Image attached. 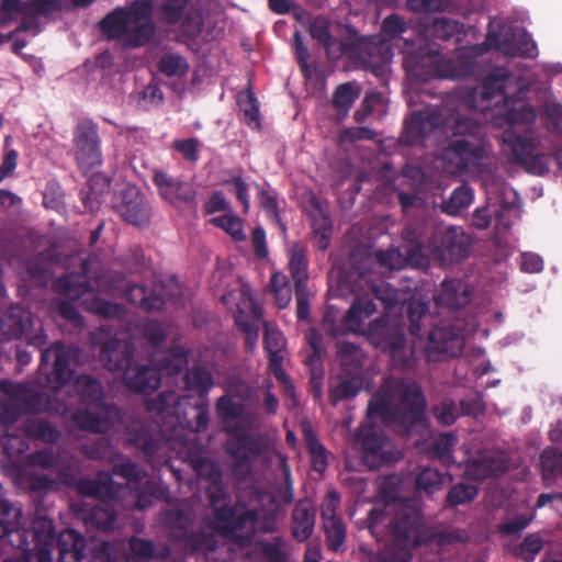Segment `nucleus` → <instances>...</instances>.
Here are the masks:
<instances>
[{"label": "nucleus", "mask_w": 562, "mask_h": 562, "mask_svg": "<svg viewBox=\"0 0 562 562\" xmlns=\"http://www.w3.org/2000/svg\"><path fill=\"white\" fill-rule=\"evenodd\" d=\"M59 562H80L85 549V539L74 530L63 531L57 541Z\"/></svg>", "instance_id": "18"}, {"label": "nucleus", "mask_w": 562, "mask_h": 562, "mask_svg": "<svg viewBox=\"0 0 562 562\" xmlns=\"http://www.w3.org/2000/svg\"><path fill=\"white\" fill-rule=\"evenodd\" d=\"M436 349L449 356H457L463 348V338L459 333H451L447 329H437L432 334Z\"/></svg>", "instance_id": "25"}, {"label": "nucleus", "mask_w": 562, "mask_h": 562, "mask_svg": "<svg viewBox=\"0 0 562 562\" xmlns=\"http://www.w3.org/2000/svg\"><path fill=\"white\" fill-rule=\"evenodd\" d=\"M313 225L315 241L318 248L324 250L329 245L331 231L330 220L326 214L319 213V215L314 218Z\"/></svg>", "instance_id": "36"}, {"label": "nucleus", "mask_w": 562, "mask_h": 562, "mask_svg": "<svg viewBox=\"0 0 562 562\" xmlns=\"http://www.w3.org/2000/svg\"><path fill=\"white\" fill-rule=\"evenodd\" d=\"M470 289L461 281H446L438 294V302L452 308L464 306L470 302Z\"/></svg>", "instance_id": "20"}, {"label": "nucleus", "mask_w": 562, "mask_h": 562, "mask_svg": "<svg viewBox=\"0 0 562 562\" xmlns=\"http://www.w3.org/2000/svg\"><path fill=\"white\" fill-rule=\"evenodd\" d=\"M303 432L308 443L313 468L323 473L327 465L328 456L308 425H303Z\"/></svg>", "instance_id": "29"}, {"label": "nucleus", "mask_w": 562, "mask_h": 562, "mask_svg": "<svg viewBox=\"0 0 562 562\" xmlns=\"http://www.w3.org/2000/svg\"><path fill=\"white\" fill-rule=\"evenodd\" d=\"M189 0H164L159 5L160 19L169 25L182 22L184 31L191 35L199 34L203 21L201 14L196 13V22L190 14H186Z\"/></svg>", "instance_id": "9"}, {"label": "nucleus", "mask_w": 562, "mask_h": 562, "mask_svg": "<svg viewBox=\"0 0 562 562\" xmlns=\"http://www.w3.org/2000/svg\"><path fill=\"white\" fill-rule=\"evenodd\" d=\"M82 304L88 308L89 311L106 316V317H113L117 316L121 313V308L112 303H109L106 301L94 299L91 300L88 297H85L82 300Z\"/></svg>", "instance_id": "44"}, {"label": "nucleus", "mask_w": 562, "mask_h": 562, "mask_svg": "<svg viewBox=\"0 0 562 562\" xmlns=\"http://www.w3.org/2000/svg\"><path fill=\"white\" fill-rule=\"evenodd\" d=\"M78 159L82 167L91 168L101 161L97 143H82L78 151Z\"/></svg>", "instance_id": "49"}, {"label": "nucleus", "mask_w": 562, "mask_h": 562, "mask_svg": "<svg viewBox=\"0 0 562 562\" xmlns=\"http://www.w3.org/2000/svg\"><path fill=\"white\" fill-rule=\"evenodd\" d=\"M109 189V183L101 177L94 176L89 181L90 192L86 194L83 202L86 207L94 212L100 207L101 195Z\"/></svg>", "instance_id": "33"}, {"label": "nucleus", "mask_w": 562, "mask_h": 562, "mask_svg": "<svg viewBox=\"0 0 562 562\" xmlns=\"http://www.w3.org/2000/svg\"><path fill=\"white\" fill-rule=\"evenodd\" d=\"M339 503V497L336 492H329L322 506L323 520L336 519V508Z\"/></svg>", "instance_id": "59"}, {"label": "nucleus", "mask_w": 562, "mask_h": 562, "mask_svg": "<svg viewBox=\"0 0 562 562\" xmlns=\"http://www.w3.org/2000/svg\"><path fill=\"white\" fill-rule=\"evenodd\" d=\"M330 27V21L324 16H316L308 27L311 37L325 48L329 59L348 55L364 65H376L390 58V52L379 36H362L353 26L348 25L344 38L338 40L331 34Z\"/></svg>", "instance_id": "4"}, {"label": "nucleus", "mask_w": 562, "mask_h": 562, "mask_svg": "<svg viewBox=\"0 0 562 562\" xmlns=\"http://www.w3.org/2000/svg\"><path fill=\"white\" fill-rule=\"evenodd\" d=\"M442 483L440 473L434 469H423L417 476V486L427 493L436 492Z\"/></svg>", "instance_id": "42"}, {"label": "nucleus", "mask_w": 562, "mask_h": 562, "mask_svg": "<svg viewBox=\"0 0 562 562\" xmlns=\"http://www.w3.org/2000/svg\"><path fill=\"white\" fill-rule=\"evenodd\" d=\"M505 151L530 172L542 173L548 169L546 157L538 154L533 143H507Z\"/></svg>", "instance_id": "13"}, {"label": "nucleus", "mask_w": 562, "mask_h": 562, "mask_svg": "<svg viewBox=\"0 0 562 562\" xmlns=\"http://www.w3.org/2000/svg\"><path fill=\"white\" fill-rule=\"evenodd\" d=\"M499 49L506 55L514 57L535 58L538 55V47L531 36L520 29L513 30L505 34L499 42Z\"/></svg>", "instance_id": "15"}, {"label": "nucleus", "mask_w": 562, "mask_h": 562, "mask_svg": "<svg viewBox=\"0 0 562 562\" xmlns=\"http://www.w3.org/2000/svg\"><path fill=\"white\" fill-rule=\"evenodd\" d=\"M541 122L551 134L562 135V104L546 102L541 109Z\"/></svg>", "instance_id": "28"}, {"label": "nucleus", "mask_w": 562, "mask_h": 562, "mask_svg": "<svg viewBox=\"0 0 562 562\" xmlns=\"http://www.w3.org/2000/svg\"><path fill=\"white\" fill-rule=\"evenodd\" d=\"M362 447L366 451L364 460L368 461V459L371 457L374 459L375 457H379L381 460L389 461L386 458V453L390 452L387 445L384 442L383 439L378 437H367L362 441Z\"/></svg>", "instance_id": "40"}, {"label": "nucleus", "mask_w": 562, "mask_h": 562, "mask_svg": "<svg viewBox=\"0 0 562 562\" xmlns=\"http://www.w3.org/2000/svg\"><path fill=\"white\" fill-rule=\"evenodd\" d=\"M187 366V357L183 352L178 351L169 356L168 362L161 367L162 371L171 374L181 371Z\"/></svg>", "instance_id": "58"}, {"label": "nucleus", "mask_w": 562, "mask_h": 562, "mask_svg": "<svg viewBox=\"0 0 562 562\" xmlns=\"http://www.w3.org/2000/svg\"><path fill=\"white\" fill-rule=\"evenodd\" d=\"M324 529L326 531L329 546L333 549H337L345 541V527L342 522L336 519H329L324 521Z\"/></svg>", "instance_id": "46"}, {"label": "nucleus", "mask_w": 562, "mask_h": 562, "mask_svg": "<svg viewBox=\"0 0 562 562\" xmlns=\"http://www.w3.org/2000/svg\"><path fill=\"white\" fill-rule=\"evenodd\" d=\"M405 139L396 140H425L439 134L445 140L452 137L471 136L475 140H483L482 125L477 120L461 112L460 106L452 109L447 103L442 108H426L411 113L404 121Z\"/></svg>", "instance_id": "2"}, {"label": "nucleus", "mask_w": 562, "mask_h": 562, "mask_svg": "<svg viewBox=\"0 0 562 562\" xmlns=\"http://www.w3.org/2000/svg\"><path fill=\"white\" fill-rule=\"evenodd\" d=\"M477 494L476 486L472 484H457L448 495V499L453 505L471 502Z\"/></svg>", "instance_id": "48"}, {"label": "nucleus", "mask_w": 562, "mask_h": 562, "mask_svg": "<svg viewBox=\"0 0 562 562\" xmlns=\"http://www.w3.org/2000/svg\"><path fill=\"white\" fill-rule=\"evenodd\" d=\"M513 81L514 76L507 68L497 67L485 77L481 86L458 88L453 91L452 98L460 106L480 112L487 111L492 104L498 105L503 102L510 125L517 122H533L536 113L524 102L526 91L519 89L514 95L510 94L509 87Z\"/></svg>", "instance_id": "1"}, {"label": "nucleus", "mask_w": 562, "mask_h": 562, "mask_svg": "<svg viewBox=\"0 0 562 562\" xmlns=\"http://www.w3.org/2000/svg\"><path fill=\"white\" fill-rule=\"evenodd\" d=\"M126 295L131 303L145 311L160 310L162 307V300L156 295H147L146 289L143 286H132Z\"/></svg>", "instance_id": "31"}, {"label": "nucleus", "mask_w": 562, "mask_h": 562, "mask_svg": "<svg viewBox=\"0 0 562 562\" xmlns=\"http://www.w3.org/2000/svg\"><path fill=\"white\" fill-rule=\"evenodd\" d=\"M471 239L457 227H449L446 231L438 232L432 241L431 249L434 255L443 262H457L469 255Z\"/></svg>", "instance_id": "7"}, {"label": "nucleus", "mask_w": 562, "mask_h": 562, "mask_svg": "<svg viewBox=\"0 0 562 562\" xmlns=\"http://www.w3.org/2000/svg\"><path fill=\"white\" fill-rule=\"evenodd\" d=\"M36 542H53V522L47 518H38L33 522Z\"/></svg>", "instance_id": "55"}, {"label": "nucleus", "mask_w": 562, "mask_h": 562, "mask_svg": "<svg viewBox=\"0 0 562 562\" xmlns=\"http://www.w3.org/2000/svg\"><path fill=\"white\" fill-rule=\"evenodd\" d=\"M507 469L505 457L499 451H484L469 461L467 473L474 480L486 479Z\"/></svg>", "instance_id": "12"}, {"label": "nucleus", "mask_w": 562, "mask_h": 562, "mask_svg": "<svg viewBox=\"0 0 562 562\" xmlns=\"http://www.w3.org/2000/svg\"><path fill=\"white\" fill-rule=\"evenodd\" d=\"M314 528V513L307 503H300L293 512V533L300 541H305Z\"/></svg>", "instance_id": "22"}, {"label": "nucleus", "mask_w": 562, "mask_h": 562, "mask_svg": "<svg viewBox=\"0 0 562 562\" xmlns=\"http://www.w3.org/2000/svg\"><path fill=\"white\" fill-rule=\"evenodd\" d=\"M265 342L270 355V368L273 374L281 381L284 391L293 397V385L286 379L281 367L284 357V339L281 333L277 328L266 325Z\"/></svg>", "instance_id": "10"}, {"label": "nucleus", "mask_w": 562, "mask_h": 562, "mask_svg": "<svg viewBox=\"0 0 562 562\" xmlns=\"http://www.w3.org/2000/svg\"><path fill=\"white\" fill-rule=\"evenodd\" d=\"M157 66L166 77L182 76L189 70L188 60L182 55L173 53L160 56Z\"/></svg>", "instance_id": "27"}, {"label": "nucleus", "mask_w": 562, "mask_h": 562, "mask_svg": "<svg viewBox=\"0 0 562 562\" xmlns=\"http://www.w3.org/2000/svg\"><path fill=\"white\" fill-rule=\"evenodd\" d=\"M217 412L223 417H235L240 413V407L229 397H222L217 403Z\"/></svg>", "instance_id": "64"}, {"label": "nucleus", "mask_w": 562, "mask_h": 562, "mask_svg": "<svg viewBox=\"0 0 562 562\" xmlns=\"http://www.w3.org/2000/svg\"><path fill=\"white\" fill-rule=\"evenodd\" d=\"M472 201V195L469 189L459 188L453 191L449 202L447 203V210L449 213H457L461 209L468 206Z\"/></svg>", "instance_id": "52"}, {"label": "nucleus", "mask_w": 562, "mask_h": 562, "mask_svg": "<svg viewBox=\"0 0 562 562\" xmlns=\"http://www.w3.org/2000/svg\"><path fill=\"white\" fill-rule=\"evenodd\" d=\"M435 416L442 425H451L457 418V407L454 403H441L435 407Z\"/></svg>", "instance_id": "57"}, {"label": "nucleus", "mask_w": 562, "mask_h": 562, "mask_svg": "<svg viewBox=\"0 0 562 562\" xmlns=\"http://www.w3.org/2000/svg\"><path fill=\"white\" fill-rule=\"evenodd\" d=\"M121 351L119 350V346H106L102 350L101 360L111 371L122 370L124 368V363L119 361V357Z\"/></svg>", "instance_id": "56"}, {"label": "nucleus", "mask_w": 562, "mask_h": 562, "mask_svg": "<svg viewBox=\"0 0 562 562\" xmlns=\"http://www.w3.org/2000/svg\"><path fill=\"white\" fill-rule=\"evenodd\" d=\"M392 396L401 400L397 412L401 418L414 420L424 407L420 389L415 383L398 382Z\"/></svg>", "instance_id": "14"}, {"label": "nucleus", "mask_w": 562, "mask_h": 562, "mask_svg": "<svg viewBox=\"0 0 562 562\" xmlns=\"http://www.w3.org/2000/svg\"><path fill=\"white\" fill-rule=\"evenodd\" d=\"M120 212L127 222L135 225H143L149 220V209L144 196L134 187L124 190Z\"/></svg>", "instance_id": "16"}, {"label": "nucleus", "mask_w": 562, "mask_h": 562, "mask_svg": "<svg viewBox=\"0 0 562 562\" xmlns=\"http://www.w3.org/2000/svg\"><path fill=\"white\" fill-rule=\"evenodd\" d=\"M211 223L223 228L235 240L245 239L241 221L233 214H223L211 218Z\"/></svg>", "instance_id": "34"}, {"label": "nucleus", "mask_w": 562, "mask_h": 562, "mask_svg": "<svg viewBox=\"0 0 562 562\" xmlns=\"http://www.w3.org/2000/svg\"><path fill=\"white\" fill-rule=\"evenodd\" d=\"M123 379L131 389L137 392H153L160 384L158 372L154 368H137L126 364Z\"/></svg>", "instance_id": "17"}, {"label": "nucleus", "mask_w": 562, "mask_h": 562, "mask_svg": "<svg viewBox=\"0 0 562 562\" xmlns=\"http://www.w3.org/2000/svg\"><path fill=\"white\" fill-rule=\"evenodd\" d=\"M74 140H99L98 126L90 119H82L75 128Z\"/></svg>", "instance_id": "50"}, {"label": "nucleus", "mask_w": 562, "mask_h": 562, "mask_svg": "<svg viewBox=\"0 0 562 562\" xmlns=\"http://www.w3.org/2000/svg\"><path fill=\"white\" fill-rule=\"evenodd\" d=\"M57 290L71 301L82 299L85 295L89 294L86 277L77 273L61 278L57 283Z\"/></svg>", "instance_id": "24"}, {"label": "nucleus", "mask_w": 562, "mask_h": 562, "mask_svg": "<svg viewBox=\"0 0 562 562\" xmlns=\"http://www.w3.org/2000/svg\"><path fill=\"white\" fill-rule=\"evenodd\" d=\"M359 89L352 82H346L336 88L331 99V105L346 115L359 97Z\"/></svg>", "instance_id": "26"}, {"label": "nucleus", "mask_w": 562, "mask_h": 562, "mask_svg": "<svg viewBox=\"0 0 562 562\" xmlns=\"http://www.w3.org/2000/svg\"><path fill=\"white\" fill-rule=\"evenodd\" d=\"M338 355L344 367H351L356 371L361 364L362 355L360 350L352 344L340 342L338 346Z\"/></svg>", "instance_id": "41"}, {"label": "nucleus", "mask_w": 562, "mask_h": 562, "mask_svg": "<svg viewBox=\"0 0 562 562\" xmlns=\"http://www.w3.org/2000/svg\"><path fill=\"white\" fill-rule=\"evenodd\" d=\"M61 10V0H30L27 13L36 16H48Z\"/></svg>", "instance_id": "43"}, {"label": "nucleus", "mask_w": 562, "mask_h": 562, "mask_svg": "<svg viewBox=\"0 0 562 562\" xmlns=\"http://www.w3.org/2000/svg\"><path fill=\"white\" fill-rule=\"evenodd\" d=\"M376 132L368 126H352L345 130L339 140H375Z\"/></svg>", "instance_id": "53"}, {"label": "nucleus", "mask_w": 562, "mask_h": 562, "mask_svg": "<svg viewBox=\"0 0 562 562\" xmlns=\"http://www.w3.org/2000/svg\"><path fill=\"white\" fill-rule=\"evenodd\" d=\"M154 9L151 0H133L106 13L99 27L109 40H123L131 48L144 47L157 33Z\"/></svg>", "instance_id": "5"}, {"label": "nucleus", "mask_w": 562, "mask_h": 562, "mask_svg": "<svg viewBox=\"0 0 562 562\" xmlns=\"http://www.w3.org/2000/svg\"><path fill=\"white\" fill-rule=\"evenodd\" d=\"M541 471L547 482L551 480L554 471L562 474V452L544 451L541 454Z\"/></svg>", "instance_id": "38"}, {"label": "nucleus", "mask_w": 562, "mask_h": 562, "mask_svg": "<svg viewBox=\"0 0 562 562\" xmlns=\"http://www.w3.org/2000/svg\"><path fill=\"white\" fill-rule=\"evenodd\" d=\"M375 313V305L366 299L358 300L348 311L345 318V326L348 330L370 336L374 339V335L383 330L385 321L383 318L368 323V319Z\"/></svg>", "instance_id": "8"}, {"label": "nucleus", "mask_w": 562, "mask_h": 562, "mask_svg": "<svg viewBox=\"0 0 562 562\" xmlns=\"http://www.w3.org/2000/svg\"><path fill=\"white\" fill-rule=\"evenodd\" d=\"M93 520L103 530L112 528L114 515L105 507H98L93 510Z\"/></svg>", "instance_id": "61"}, {"label": "nucleus", "mask_w": 562, "mask_h": 562, "mask_svg": "<svg viewBox=\"0 0 562 562\" xmlns=\"http://www.w3.org/2000/svg\"><path fill=\"white\" fill-rule=\"evenodd\" d=\"M543 541L537 535L528 536L517 549V555L525 560H531L535 554L539 553L542 549Z\"/></svg>", "instance_id": "51"}, {"label": "nucleus", "mask_w": 562, "mask_h": 562, "mask_svg": "<svg viewBox=\"0 0 562 562\" xmlns=\"http://www.w3.org/2000/svg\"><path fill=\"white\" fill-rule=\"evenodd\" d=\"M376 260L391 270L404 268L407 263L414 266H423L425 260L422 257L419 249L414 250L408 256L403 255L398 249H391L386 252L376 254Z\"/></svg>", "instance_id": "21"}, {"label": "nucleus", "mask_w": 562, "mask_h": 562, "mask_svg": "<svg viewBox=\"0 0 562 562\" xmlns=\"http://www.w3.org/2000/svg\"><path fill=\"white\" fill-rule=\"evenodd\" d=\"M186 382L189 389L204 392L211 386L212 378L206 370L198 368L186 375Z\"/></svg>", "instance_id": "47"}, {"label": "nucleus", "mask_w": 562, "mask_h": 562, "mask_svg": "<svg viewBox=\"0 0 562 562\" xmlns=\"http://www.w3.org/2000/svg\"><path fill=\"white\" fill-rule=\"evenodd\" d=\"M290 271L296 286L300 288L307 278V271L305 250L299 245L291 248Z\"/></svg>", "instance_id": "32"}, {"label": "nucleus", "mask_w": 562, "mask_h": 562, "mask_svg": "<svg viewBox=\"0 0 562 562\" xmlns=\"http://www.w3.org/2000/svg\"><path fill=\"white\" fill-rule=\"evenodd\" d=\"M480 45L457 48L452 57H447L428 47H419L407 53L403 66L407 75L422 82L430 79H460L474 72L476 58L484 54Z\"/></svg>", "instance_id": "3"}, {"label": "nucleus", "mask_w": 562, "mask_h": 562, "mask_svg": "<svg viewBox=\"0 0 562 562\" xmlns=\"http://www.w3.org/2000/svg\"><path fill=\"white\" fill-rule=\"evenodd\" d=\"M21 510L5 502L0 503V539L21 526Z\"/></svg>", "instance_id": "30"}, {"label": "nucleus", "mask_w": 562, "mask_h": 562, "mask_svg": "<svg viewBox=\"0 0 562 562\" xmlns=\"http://www.w3.org/2000/svg\"><path fill=\"white\" fill-rule=\"evenodd\" d=\"M226 305H235V319L237 325L245 331L247 346L252 349L258 338L257 328L261 323V308L254 300L251 289L247 284L240 286L238 296L233 294L222 297Z\"/></svg>", "instance_id": "6"}, {"label": "nucleus", "mask_w": 562, "mask_h": 562, "mask_svg": "<svg viewBox=\"0 0 562 562\" xmlns=\"http://www.w3.org/2000/svg\"><path fill=\"white\" fill-rule=\"evenodd\" d=\"M456 439L452 435H441L434 443V453L436 457L446 461H452L451 449L454 446Z\"/></svg>", "instance_id": "54"}, {"label": "nucleus", "mask_w": 562, "mask_h": 562, "mask_svg": "<svg viewBox=\"0 0 562 562\" xmlns=\"http://www.w3.org/2000/svg\"><path fill=\"white\" fill-rule=\"evenodd\" d=\"M0 11L5 15L12 13H27V2L21 0H2L0 4Z\"/></svg>", "instance_id": "63"}, {"label": "nucleus", "mask_w": 562, "mask_h": 562, "mask_svg": "<svg viewBox=\"0 0 562 562\" xmlns=\"http://www.w3.org/2000/svg\"><path fill=\"white\" fill-rule=\"evenodd\" d=\"M458 32L459 23L448 18L435 19L431 26L432 36L445 41L450 40L452 36L458 34Z\"/></svg>", "instance_id": "39"}, {"label": "nucleus", "mask_w": 562, "mask_h": 562, "mask_svg": "<svg viewBox=\"0 0 562 562\" xmlns=\"http://www.w3.org/2000/svg\"><path fill=\"white\" fill-rule=\"evenodd\" d=\"M362 386V380L359 376L339 380L331 389V400L334 402L355 396Z\"/></svg>", "instance_id": "35"}, {"label": "nucleus", "mask_w": 562, "mask_h": 562, "mask_svg": "<svg viewBox=\"0 0 562 562\" xmlns=\"http://www.w3.org/2000/svg\"><path fill=\"white\" fill-rule=\"evenodd\" d=\"M408 26L403 18L397 14L387 15L382 22L381 34H376L381 38V43L385 45L390 52V58L381 64L376 65H368L374 71L381 69L384 65L389 64L392 59V50L390 41L400 37L403 33L407 31Z\"/></svg>", "instance_id": "19"}, {"label": "nucleus", "mask_w": 562, "mask_h": 562, "mask_svg": "<svg viewBox=\"0 0 562 562\" xmlns=\"http://www.w3.org/2000/svg\"><path fill=\"white\" fill-rule=\"evenodd\" d=\"M154 181L160 195L173 204L190 203L195 196V192L190 184L181 182L165 171H156Z\"/></svg>", "instance_id": "11"}, {"label": "nucleus", "mask_w": 562, "mask_h": 562, "mask_svg": "<svg viewBox=\"0 0 562 562\" xmlns=\"http://www.w3.org/2000/svg\"><path fill=\"white\" fill-rule=\"evenodd\" d=\"M173 149L188 161H196L199 155L198 143H173Z\"/></svg>", "instance_id": "60"}, {"label": "nucleus", "mask_w": 562, "mask_h": 562, "mask_svg": "<svg viewBox=\"0 0 562 562\" xmlns=\"http://www.w3.org/2000/svg\"><path fill=\"white\" fill-rule=\"evenodd\" d=\"M271 289L274 293L277 304L280 307H285L291 301V288L288 283L286 277L280 273H274L271 278Z\"/></svg>", "instance_id": "37"}, {"label": "nucleus", "mask_w": 562, "mask_h": 562, "mask_svg": "<svg viewBox=\"0 0 562 562\" xmlns=\"http://www.w3.org/2000/svg\"><path fill=\"white\" fill-rule=\"evenodd\" d=\"M54 310L59 313L63 317L79 324L80 323V315L78 312L68 303L63 301H57L54 304Z\"/></svg>", "instance_id": "62"}, {"label": "nucleus", "mask_w": 562, "mask_h": 562, "mask_svg": "<svg viewBox=\"0 0 562 562\" xmlns=\"http://www.w3.org/2000/svg\"><path fill=\"white\" fill-rule=\"evenodd\" d=\"M237 104L243 112L244 122L254 130L260 128L259 102L255 93L248 89L237 95Z\"/></svg>", "instance_id": "23"}, {"label": "nucleus", "mask_w": 562, "mask_h": 562, "mask_svg": "<svg viewBox=\"0 0 562 562\" xmlns=\"http://www.w3.org/2000/svg\"><path fill=\"white\" fill-rule=\"evenodd\" d=\"M407 5L416 13L441 12L450 5V0H407Z\"/></svg>", "instance_id": "45"}]
</instances>
